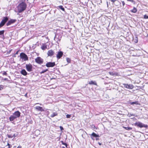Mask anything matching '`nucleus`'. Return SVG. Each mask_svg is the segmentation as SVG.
I'll return each instance as SVG.
<instances>
[{
    "instance_id": "obj_1",
    "label": "nucleus",
    "mask_w": 148,
    "mask_h": 148,
    "mask_svg": "<svg viewBox=\"0 0 148 148\" xmlns=\"http://www.w3.org/2000/svg\"><path fill=\"white\" fill-rule=\"evenodd\" d=\"M20 3L17 7L18 12L21 13L23 12L26 8L27 5L25 2L21 1Z\"/></svg>"
},
{
    "instance_id": "obj_2",
    "label": "nucleus",
    "mask_w": 148,
    "mask_h": 148,
    "mask_svg": "<svg viewBox=\"0 0 148 148\" xmlns=\"http://www.w3.org/2000/svg\"><path fill=\"white\" fill-rule=\"evenodd\" d=\"M133 125H134L140 128L144 127L145 128H147L148 126L147 125L145 124L140 122H136L134 123L131 124Z\"/></svg>"
},
{
    "instance_id": "obj_3",
    "label": "nucleus",
    "mask_w": 148,
    "mask_h": 148,
    "mask_svg": "<svg viewBox=\"0 0 148 148\" xmlns=\"http://www.w3.org/2000/svg\"><path fill=\"white\" fill-rule=\"evenodd\" d=\"M61 38L62 36L60 34L56 33L55 34L54 40L58 44H59V42H60Z\"/></svg>"
},
{
    "instance_id": "obj_4",
    "label": "nucleus",
    "mask_w": 148,
    "mask_h": 148,
    "mask_svg": "<svg viewBox=\"0 0 148 148\" xmlns=\"http://www.w3.org/2000/svg\"><path fill=\"white\" fill-rule=\"evenodd\" d=\"M8 20V17H4L0 23V28L3 27Z\"/></svg>"
},
{
    "instance_id": "obj_5",
    "label": "nucleus",
    "mask_w": 148,
    "mask_h": 148,
    "mask_svg": "<svg viewBox=\"0 0 148 148\" xmlns=\"http://www.w3.org/2000/svg\"><path fill=\"white\" fill-rule=\"evenodd\" d=\"M20 58L23 60L24 61L28 60V56L24 53H21L20 54Z\"/></svg>"
},
{
    "instance_id": "obj_6",
    "label": "nucleus",
    "mask_w": 148,
    "mask_h": 148,
    "mask_svg": "<svg viewBox=\"0 0 148 148\" xmlns=\"http://www.w3.org/2000/svg\"><path fill=\"white\" fill-rule=\"evenodd\" d=\"M35 61L36 63L39 64H41L43 62V60L40 57H38L35 59Z\"/></svg>"
},
{
    "instance_id": "obj_7",
    "label": "nucleus",
    "mask_w": 148,
    "mask_h": 148,
    "mask_svg": "<svg viewBox=\"0 0 148 148\" xmlns=\"http://www.w3.org/2000/svg\"><path fill=\"white\" fill-rule=\"evenodd\" d=\"M25 67L26 69L28 71L31 72L32 71L33 66L30 64H27Z\"/></svg>"
},
{
    "instance_id": "obj_8",
    "label": "nucleus",
    "mask_w": 148,
    "mask_h": 148,
    "mask_svg": "<svg viewBox=\"0 0 148 148\" xmlns=\"http://www.w3.org/2000/svg\"><path fill=\"white\" fill-rule=\"evenodd\" d=\"M55 65V62H47L46 64V66L47 67H53Z\"/></svg>"
},
{
    "instance_id": "obj_9",
    "label": "nucleus",
    "mask_w": 148,
    "mask_h": 148,
    "mask_svg": "<svg viewBox=\"0 0 148 148\" xmlns=\"http://www.w3.org/2000/svg\"><path fill=\"white\" fill-rule=\"evenodd\" d=\"M16 21V20L15 19H11L9 21L6 23V26H8L12 24L15 23Z\"/></svg>"
},
{
    "instance_id": "obj_10",
    "label": "nucleus",
    "mask_w": 148,
    "mask_h": 148,
    "mask_svg": "<svg viewBox=\"0 0 148 148\" xmlns=\"http://www.w3.org/2000/svg\"><path fill=\"white\" fill-rule=\"evenodd\" d=\"M21 113L19 111H16L13 113L12 115L17 119L19 118L21 116Z\"/></svg>"
},
{
    "instance_id": "obj_11",
    "label": "nucleus",
    "mask_w": 148,
    "mask_h": 148,
    "mask_svg": "<svg viewBox=\"0 0 148 148\" xmlns=\"http://www.w3.org/2000/svg\"><path fill=\"white\" fill-rule=\"evenodd\" d=\"M132 41H134L135 43H137L138 42V38L137 36L136 35H135L134 36L132 35Z\"/></svg>"
},
{
    "instance_id": "obj_12",
    "label": "nucleus",
    "mask_w": 148,
    "mask_h": 148,
    "mask_svg": "<svg viewBox=\"0 0 148 148\" xmlns=\"http://www.w3.org/2000/svg\"><path fill=\"white\" fill-rule=\"evenodd\" d=\"M36 110L38 111H40L41 112L45 111L44 109L42 107L39 106H36L35 108Z\"/></svg>"
},
{
    "instance_id": "obj_13",
    "label": "nucleus",
    "mask_w": 148,
    "mask_h": 148,
    "mask_svg": "<svg viewBox=\"0 0 148 148\" xmlns=\"http://www.w3.org/2000/svg\"><path fill=\"white\" fill-rule=\"evenodd\" d=\"M63 52L62 51L58 52L57 54L56 55V57L57 59H60L63 55Z\"/></svg>"
},
{
    "instance_id": "obj_14",
    "label": "nucleus",
    "mask_w": 148,
    "mask_h": 148,
    "mask_svg": "<svg viewBox=\"0 0 148 148\" xmlns=\"http://www.w3.org/2000/svg\"><path fill=\"white\" fill-rule=\"evenodd\" d=\"M54 54L53 51L51 50H49L47 52V55L48 56H52L54 55Z\"/></svg>"
},
{
    "instance_id": "obj_15",
    "label": "nucleus",
    "mask_w": 148,
    "mask_h": 148,
    "mask_svg": "<svg viewBox=\"0 0 148 148\" xmlns=\"http://www.w3.org/2000/svg\"><path fill=\"white\" fill-rule=\"evenodd\" d=\"M99 135L97 134H96L94 132L92 133L91 135V138L93 140H94L93 137L96 138L99 137Z\"/></svg>"
},
{
    "instance_id": "obj_16",
    "label": "nucleus",
    "mask_w": 148,
    "mask_h": 148,
    "mask_svg": "<svg viewBox=\"0 0 148 148\" xmlns=\"http://www.w3.org/2000/svg\"><path fill=\"white\" fill-rule=\"evenodd\" d=\"M20 73L21 74L24 76H26L27 74V72L24 69H22Z\"/></svg>"
},
{
    "instance_id": "obj_17",
    "label": "nucleus",
    "mask_w": 148,
    "mask_h": 148,
    "mask_svg": "<svg viewBox=\"0 0 148 148\" xmlns=\"http://www.w3.org/2000/svg\"><path fill=\"white\" fill-rule=\"evenodd\" d=\"M16 118L12 115L10 116L9 118V119L10 121H14V120L16 119Z\"/></svg>"
},
{
    "instance_id": "obj_18",
    "label": "nucleus",
    "mask_w": 148,
    "mask_h": 148,
    "mask_svg": "<svg viewBox=\"0 0 148 148\" xmlns=\"http://www.w3.org/2000/svg\"><path fill=\"white\" fill-rule=\"evenodd\" d=\"M130 104L131 105H140V104L138 103V101L132 102H130Z\"/></svg>"
},
{
    "instance_id": "obj_19",
    "label": "nucleus",
    "mask_w": 148,
    "mask_h": 148,
    "mask_svg": "<svg viewBox=\"0 0 148 148\" xmlns=\"http://www.w3.org/2000/svg\"><path fill=\"white\" fill-rule=\"evenodd\" d=\"M88 84L90 85H97V83L95 81H91L88 83Z\"/></svg>"
},
{
    "instance_id": "obj_20",
    "label": "nucleus",
    "mask_w": 148,
    "mask_h": 148,
    "mask_svg": "<svg viewBox=\"0 0 148 148\" xmlns=\"http://www.w3.org/2000/svg\"><path fill=\"white\" fill-rule=\"evenodd\" d=\"M47 48V46L45 44H43L41 47V48L42 50H44Z\"/></svg>"
},
{
    "instance_id": "obj_21",
    "label": "nucleus",
    "mask_w": 148,
    "mask_h": 148,
    "mask_svg": "<svg viewBox=\"0 0 148 148\" xmlns=\"http://www.w3.org/2000/svg\"><path fill=\"white\" fill-rule=\"evenodd\" d=\"M4 32L5 31L4 30L0 31V35H2L3 38H4Z\"/></svg>"
},
{
    "instance_id": "obj_22",
    "label": "nucleus",
    "mask_w": 148,
    "mask_h": 148,
    "mask_svg": "<svg viewBox=\"0 0 148 148\" xmlns=\"http://www.w3.org/2000/svg\"><path fill=\"white\" fill-rule=\"evenodd\" d=\"M109 74L111 75H117V73L114 72H109Z\"/></svg>"
},
{
    "instance_id": "obj_23",
    "label": "nucleus",
    "mask_w": 148,
    "mask_h": 148,
    "mask_svg": "<svg viewBox=\"0 0 148 148\" xmlns=\"http://www.w3.org/2000/svg\"><path fill=\"white\" fill-rule=\"evenodd\" d=\"M58 115V114L56 112H53L52 114L51 115V117H54L57 116Z\"/></svg>"
},
{
    "instance_id": "obj_24",
    "label": "nucleus",
    "mask_w": 148,
    "mask_h": 148,
    "mask_svg": "<svg viewBox=\"0 0 148 148\" xmlns=\"http://www.w3.org/2000/svg\"><path fill=\"white\" fill-rule=\"evenodd\" d=\"M131 12H133V13H135L137 11V9H136V8H135V7H134V8L133 9L131 10Z\"/></svg>"
},
{
    "instance_id": "obj_25",
    "label": "nucleus",
    "mask_w": 148,
    "mask_h": 148,
    "mask_svg": "<svg viewBox=\"0 0 148 148\" xmlns=\"http://www.w3.org/2000/svg\"><path fill=\"white\" fill-rule=\"evenodd\" d=\"M123 85L125 87L127 88H130V85L128 84H123Z\"/></svg>"
},
{
    "instance_id": "obj_26",
    "label": "nucleus",
    "mask_w": 148,
    "mask_h": 148,
    "mask_svg": "<svg viewBox=\"0 0 148 148\" xmlns=\"http://www.w3.org/2000/svg\"><path fill=\"white\" fill-rule=\"evenodd\" d=\"M58 7L61 9L63 11H64L65 10L64 8L63 7V6L62 5H60L58 6Z\"/></svg>"
},
{
    "instance_id": "obj_27",
    "label": "nucleus",
    "mask_w": 148,
    "mask_h": 148,
    "mask_svg": "<svg viewBox=\"0 0 148 148\" xmlns=\"http://www.w3.org/2000/svg\"><path fill=\"white\" fill-rule=\"evenodd\" d=\"M61 142L62 145H65L66 147L67 148L68 145L66 143L64 142L63 141H61Z\"/></svg>"
},
{
    "instance_id": "obj_28",
    "label": "nucleus",
    "mask_w": 148,
    "mask_h": 148,
    "mask_svg": "<svg viewBox=\"0 0 148 148\" xmlns=\"http://www.w3.org/2000/svg\"><path fill=\"white\" fill-rule=\"evenodd\" d=\"M66 60L68 63H70L71 62V59L69 58H66Z\"/></svg>"
},
{
    "instance_id": "obj_29",
    "label": "nucleus",
    "mask_w": 148,
    "mask_h": 148,
    "mask_svg": "<svg viewBox=\"0 0 148 148\" xmlns=\"http://www.w3.org/2000/svg\"><path fill=\"white\" fill-rule=\"evenodd\" d=\"M48 69H46L45 70H44L42 71H41L40 73L41 74H42V73H45V72H46L47 71H48Z\"/></svg>"
},
{
    "instance_id": "obj_30",
    "label": "nucleus",
    "mask_w": 148,
    "mask_h": 148,
    "mask_svg": "<svg viewBox=\"0 0 148 148\" xmlns=\"http://www.w3.org/2000/svg\"><path fill=\"white\" fill-rule=\"evenodd\" d=\"M8 146V148H11L12 147V145L8 143L6 146Z\"/></svg>"
},
{
    "instance_id": "obj_31",
    "label": "nucleus",
    "mask_w": 148,
    "mask_h": 148,
    "mask_svg": "<svg viewBox=\"0 0 148 148\" xmlns=\"http://www.w3.org/2000/svg\"><path fill=\"white\" fill-rule=\"evenodd\" d=\"M8 137L9 138H11L13 137L12 135L7 134Z\"/></svg>"
},
{
    "instance_id": "obj_32",
    "label": "nucleus",
    "mask_w": 148,
    "mask_h": 148,
    "mask_svg": "<svg viewBox=\"0 0 148 148\" xmlns=\"http://www.w3.org/2000/svg\"><path fill=\"white\" fill-rule=\"evenodd\" d=\"M71 116V115H69V114H67L66 115V117L67 118H70Z\"/></svg>"
},
{
    "instance_id": "obj_33",
    "label": "nucleus",
    "mask_w": 148,
    "mask_h": 148,
    "mask_svg": "<svg viewBox=\"0 0 148 148\" xmlns=\"http://www.w3.org/2000/svg\"><path fill=\"white\" fill-rule=\"evenodd\" d=\"M144 18H145V19H148V16H147L146 15H145L144 16Z\"/></svg>"
},
{
    "instance_id": "obj_34",
    "label": "nucleus",
    "mask_w": 148,
    "mask_h": 148,
    "mask_svg": "<svg viewBox=\"0 0 148 148\" xmlns=\"http://www.w3.org/2000/svg\"><path fill=\"white\" fill-rule=\"evenodd\" d=\"M7 75V73L5 71H3V75Z\"/></svg>"
},
{
    "instance_id": "obj_35",
    "label": "nucleus",
    "mask_w": 148,
    "mask_h": 148,
    "mask_svg": "<svg viewBox=\"0 0 148 148\" xmlns=\"http://www.w3.org/2000/svg\"><path fill=\"white\" fill-rule=\"evenodd\" d=\"M130 119H131L132 120H136V118H135V117H132V118H130Z\"/></svg>"
},
{
    "instance_id": "obj_36",
    "label": "nucleus",
    "mask_w": 148,
    "mask_h": 148,
    "mask_svg": "<svg viewBox=\"0 0 148 148\" xmlns=\"http://www.w3.org/2000/svg\"><path fill=\"white\" fill-rule=\"evenodd\" d=\"M3 85H0V90H2L3 88Z\"/></svg>"
},
{
    "instance_id": "obj_37",
    "label": "nucleus",
    "mask_w": 148,
    "mask_h": 148,
    "mask_svg": "<svg viewBox=\"0 0 148 148\" xmlns=\"http://www.w3.org/2000/svg\"><path fill=\"white\" fill-rule=\"evenodd\" d=\"M60 130L62 131L63 130H64V129H63V127L62 126H60Z\"/></svg>"
},
{
    "instance_id": "obj_38",
    "label": "nucleus",
    "mask_w": 148,
    "mask_h": 148,
    "mask_svg": "<svg viewBox=\"0 0 148 148\" xmlns=\"http://www.w3.org/2000/svg\"><path fill=\"white\" fill-rule=\"evenodd\" d=\"M111 2H112L113 3H114L116 1V0H110Z\"/></svg>"
},
{
    "instance_id": "obj_39",
    "label": "nucleus",
    "mask_w": 148,
    "mask_h": 148,
    "mask_svg": "<svg viewBox=\"0 0 148 148\" xmlns=\"http://www.w3.org/2000/svg\"><path fill=\"white\" fill-rule=\"evenodd\" d=\"M45 111H46V112L47 113V115H49V112L48 111L46 110H45Z\"/></svg>"
},
{
    "instance_id": "obj_40",
    "label": "nucleus",
    "mask_w": 148,
    "mask_h": 148,
    "mask_svg": "<svg viewBox=\"0 0 148 148\" xmlns=\"http://www.w3.org/2000/svg\"><path fill=\"white\" fill-rule=\"evenodd\" d=\"M130 2H132V3L134 4L135 2L133 0H130Z\"/></svg>"
},
{
    "instance_id": "obj_41",
    "label": "nucleus",
    "mask_w": 148,
    "mask_h": 148,
    "mask_svg": "<svg viewBox=\"0 0 148 148\" xmlns=\"http://www.w3.org/2000/svg\"><path fill=\"white\" fill-rule=\"evenodd\" d=\"M133 88V85H130V89H132Z\"/></svg>"
},
{
    "instance_id": "obj_42",
    "label": "nucleus",
    "mask_w": 148,
    "mask_h": 148,
    "mask_svg": "<svg viewBox=\"0 0 148 148\" xmlns=\"http://www.w3.org/2000/svg\"><path fill=\"white\" fill-rule=\"evenodd\" d=\"M122 3L123 5V6H124L125 4V3L124 2V1H122Z\"/></svg>"
},
{
    "instance_id": "obj_43",
    "label": "nucleus",
    "mask_w": 148,
    "mask_h": 148,
    "mask_svg": "<svg viewBox=\"0 0 148 148\" xmlns=\"http://www.w3.org/2000/svg\"><path fill=\"white\" fill-rule=\"evenodd\" d=\"M17 148H22V147L21 146H18Z\"/></svg>"
},
{
    "instance_id": "obj_44",
    "label": "nucleus",
    "mask_w": 148,
    "mask_h": 148,
    "mask_svg": "<svg viewBox=\"0 0 148 148\" xmlns=\"http://www.w3.org/2000/svg\"><path fill=\"white\" fill-rule=\"evenodd\" d=\"M99 140V138L98 137H96V140Z\"/></svg>"
},
{
    "instance_id": "obj_45",
    "label": "nucleus",
    "mask_w": 148,
    "mask_h": 148,
    "mask_svg": "<svg viewBox=\"0 0 148 148\" xmlns=\"http://www.w3.org/2000/svg\"><path fill=\"white\" fill-rule=\"evenodd\" d=\"M98 144H99V145H101V143H100V142H98Z\"/></svg>"
},
{
    "instance_id": "obj_46",
    "label": "nucleus",
    "mask_w": 148,
    "mask_h": 148,
    "mask_svg": "<svg viewBox=\"0 0 148 148\" xmlns=\"http://www.w3.org/2000/svg\"><path fill=\"white\" fill-rule=\"evenodd\" d=\"M130 117H131V116H132V115H133V116H135V115H134V114L133 115V114H130Z\"/></svg>"
},
{
    "instance_id": "obj_47",
    "label": "nucleus",
    "mask_w": 148,
    "mask_h": 148,
    "mask_svg": "<svg viewBox=\"0 0 148 148\" xmlns=\"http://www.w3.org/2000/svg\"><path fill=\"white\" fill-rule=\"evenodd\" d=\"M18 51H17L16 53L15 54L16 55L18 54Z\"/></svg>"
},
{
    "instance_id": "obj_48",
    "label": "nucleus",
    "mask_w": 148,
    "mask_h": 148,
    "mask_svg": "<svg viewBox=\"0 0 148 148\" xmlns=\"http://www.w3.org/2000/svg\"><path fill=\"white\" fill-rule=\"evenodd\" d=\"M13 136V137H16V136L15 134H14L13 136Z\"/></svg>"
},
{
    "instance_id": "obj_49",
    "label": "nucleus",
    "mask_w": 148,
    "mask_h": 148,
    "mask_svg": "<svg viewBox=\"0 0 148 148\" xmlns=\"http://www.w3.org/2000/svg\"><path fill=\"white\" fill-rule=\"evenodd\" d=\"M26 0H21V1H23L25 2V1Z\"/></svg>"
},
{
    "instance_id": "obj_50",
    "label": "nucleus",
    "mask_w": 148,
    "mask_h": 148,
    "mask_svg": "<svg viewBox=\"0 0 148 148\" xmlns=\"http://www.w3.org/2000/svg\"><path fill=\"white\" fill-rule=\"evenodd\" d=\"M127 130H130V127H127Z\"/></svg>"
},
{
    "instance_id": "obj_51",
    "label": "nucleus",
    "mask_w": 148,
    "mask_h": 148,
    "mask_svg": "<svg viewBox=\"0 0 148 148\" xmlns=\"http://www.w3.org/2000/svg\"><path fill=\"white\" fill-rule=\"evenodd\" d=\"M7 78H5L4 79V80H7Z\"/></svg>"
},
{
    "instance_id": "obj_52",
    "label": "nucleus",
    "mask_w": 148,
    "mask_h": 148,
    "mask_svg": "<svg viewBox=\"0 0 148 148\" xmlns=\"http://www.w3.org/2000/svg\"><path fill=\"white\" fill-rule=\"evenodd\" d=\"M27 95V94H25V96H26Z\"/></svg>"
},
{
    "instance_id": "obj_53",
    "label": "nucleus",
    "mask_w": 148,
    "mask_h": 148,
    "mask_svg": "<svg viewBox=\"0 0 148 148\" xmlns=\"http://www.w3.org/2000/svg\"><path fill=\"white\" fill-rule=\"evenodd\" d=\"M40 104V105H42V104H41V103H40V104Z\"/></svg>"
},
{
    "instance_id": "obj_54",
    "label": "nucleus",
    "mask_w": 148,
    "mask_h": 148,
    "mask_svg": "<svg viewBox=\"0 0 148 148\" xmlns=\"http://www.w3.org/2000/svg\"><path fill=\"white\" fill-rule=\"evenodd\" d=\"M130 130H131V129H132V128H131L130 127Z\"/></svg>"
},
{
    "instance_id": "obj_55",
    "label": "nucleus",
    "mask_w": 148,
    "mask_h": 148,
    "mask_svg": "<svg viewBox=\"0 0 148 148\" xmlns=\"http://www.w3.org/2000/svg\"><path fill=\"white\" fill-rule=\"evenodd\" d=\"M39 103H36V104H39Z\"/></svg>"
},
{
    "instance_id": "obj_56",
    "label": "nucleus",
    "mask_w": 148,
    "mask_h": 148,
    "mask_svg": "<svg viewBox=\"0 0 148 148\" xmlns=\"http://www.w3.org/2000/svg\"><path fill=\"white\" fill-rule=\"evenodd\" d=\"M94 127H95V125H94Z\"/></svg>"
},
{
    "instance_id": "obj_57",
    "label": "nucleus",
    "mask_w": 148,
    "mask_h": 148,
    "mask_svg": "<svg viewBox=\"0 0 148 148\" xmlns=\"http://www.w3.org/2000/svg\"><path fill=\"white\" fill-rule=\"evenodd\" d=\"M107 5H108V2H107Z\"/></svg>"
},
{
    "instance_id": "obj_58",
    "label": "nucleus",
    "mask_w": 148,
    "mask_h": 148,
    "mask_svg": "<svg viewBox=\"0 0 148 148\" xmlns=\"http://www.w3.org/2000/svg\"><path fill=\"white\" fill-rule=\"evenodd\" d=\"M128 1H130V0H127Z\"/></svg>"
}]
</instances>
